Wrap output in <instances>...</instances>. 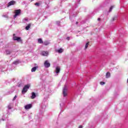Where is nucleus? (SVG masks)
<instances>
[{
  "mask_svg": "<svg viewBox=\"0 0 128 128\" xmlns=\"http://www.w3.org/2000/svg\"><path fill=\"white\" fill-rule=\"evenodd\" d=\"M22 12L20 9L15 10V14L14 16V18H16L18 16H20Z\"/></svg>",
  "mask_w": 128,
  "mask_h": 128,
  "instance_id": "nucleus-2",
  "label": "nucleus"
},
{
  "mask_svg": "<svg viewBox=\"0 0 128 128\" xmlns=\"http://www.w3.org/2000/svg\"><path fill=\"white\" fill-rule=\"evenodd\" d=\"M78 128H82V126H80Z\"/></svg>",
  "mask_w": 128,
  "mask_h": 128,
  "instance_id": "nucleus-25",
  "label": "nucleus"
},
{
  "mask_svg": "<svg viewBox=\"0 0 128 128\" xmlns=\"http://www.w3.org/2000/svg\"><path fill=\"white\" fill-rule=\"evenodd\" d=\"M76 24H78V22H76Z\"/></svg>",
  "mask_w": 128,
  "mask_h": 128,
  "instance_id": "nucleus-29",
  "label": "nucleus"
},
{
  "mask_svg": "<svg viewBox=\"0 0 128 128\" xmlns=\"http://www.w3.org/2000/svg\"><path fill=\"white\" fill-rule=\"evenodd\" d=\"M44 66L45 68H50V64L48 62V60H46L44 63Z\"/></svg>",
  "mask_w": 128,
  "mask_h": 128,
  "instance_id": "nucleus-5",
  "label": "nucleus"
},
{
  "mask_svg": "<svg viewBox=\"0 0 128 128\" xmlns=\"http://www.w3.org/2000/svg\"><path fill=\"white\" fill-rule=\"evenodd\" d=\"M28 88H30V85L28 84L25 86L22 90V94H24V92H26Z\"/></svg>",
  "mask_w": 128,
  "mask_h": 128,
  "instance_id": "nucleus-3",
  "label": "nucleus"
},
{
  "mask_svg": "<svg viewBox=\"0 0 128 128\" xmlns=\"http://www.w3.org/2000/svg\"><path fill=\"white\" fill-rule=\"evenodd\" d=\"M8 110H10V106H8Z\"/></svg>",
  "mask_w": 128,
  "mask_h": 128,
  "instance_id": "nucleus-27",
  "label": "nucleus"
},
{
  "mask_svg": "<svg viewBox=\"0 0 128 128\" xmlns=\"http://www.w3.org/2000/svg\"><path fill=\"white\" fill-rule=\"evenodd\" d=\"M43 44H44V46H48L50 44V42L48 41H45L43 42Z\"/></svg>",
  "mask_w": 128,
  "mask_h": 128,
  "instance_id": "nucleus-15",
  "label": "nucleus"
},
{
  "mask_svg": "<svg viewBox=\"0 0 128 128\" xmlns=\"http://www.w3.org/2000/svg\"><path fill=\"white\" fill-rule=\"evenodd\" d=\"M32 104H28L24 106V108L25 110H30V108H32Z\"/></svg>",
  "mask_w": 128,
  "mask_h": 128,
  "instance_id": "nucleus-8",
  "label": "nucleus"
},
{
  "mask_svg": "<svg viewBox=\"0 0 128 128\" xmlns=\"http://www.w3.org/2000/svg\"><path fill=\"white\" fill-rule=\"evenodd\" d=\"M110 78V72H107L106 74V78Z\"/></svg>",
  "mask_w": 128,
  "mask_h": 128,
  "instance_id": "nucleus-12",
  "label": "nucleus"
},
{
  "mask_svg": "<svg viewBox=\"0 0 128 128\" xmlns=\"http://www.w3.org/2000/svg\"><path fill=\"white\" fill-rule=\"evenodd\" d=\"M12 52H10V51L8 50H6V54H10Z\"/></svg>",
  "mask_w": 128,
  "mask_h": 128,
  "instance_id": "nucleus-18",
  "label": "nucleus"
},
{
  "mask_svg": "<svg viewBox=\"0 0 128 128\" xmlns=\"http://www.w3.org/2000/svg\"><path fill=\"white\" fill-rule=\"evenodd\" d=\"M66 40H70V37H67Z\"/></svg>",
  "mask_w": 128,
  "mask_h": 128,
  "instance_id": "nucleus-26",
  "label": "nucleus"
},
{
  "mask_svg": "<svg viewBox=\"0 0 128 128\" xmlns=\"http://www.w3.org/2000/svg\"><path fill=\"white\" fill-rule=\"evenodd\" d=\"M106 84V83L104 82H100V84L102 85V84Z\"/></svg>",
  "mask_w": 128,
  "mask_h": 128,
  "instance_id": "nucleus-22",
  "label": "nucleus"
},
{
  "mask_svg": "<svg viewBox=\"0 0 128 128\" xmlns=\"http://www.w3.org/2000/svg\"><path fill=\"white\" fill-rule=\"evenodd\" d=\"M36 68H38V66H34L32 68L31 72H34L36 70Z\"/></svg>",
  "mask_w": 128,
  "mask_h": 128,
  "instance_id": "nucleus-11",
  "label": "nucleus"
},
{
  "mask_svg": "<svg viewBox=\"0 0 128 128\" xmlns=\"http://www.w3.org/2000/svg\"><path fill=\"white\" fill-rule=\"evenodd\" d=\"M13 40H17L18 42H22V38L18 37L16 36V34H13Z\"/></svg>",
  "mask_w": 128,
  "mask_h": 128,
  "instance_id": "nucleus-1",
  "label": "nucleus"
},
{
  "mask_svg": "<svg viewBox=\"0 0 128 128\" xmlns=\"http://www.w3.org/2000/svg\"><path fill=\"white\" fill-rule=\"evenodd\" d=\"M90 45V42H88L86 46H85V48L84 50H86L88 48V46Z\"/></svg>",
  "mask_w": 128,
  "mask_h": 128,
  "instance_id": "nucleus-16",
  "label": "nucleus"
},
{
  "mask_svg": "<svg viewBox=\"0 0 128 128\" xmlns=\"http://www.w3.org/2000/svg\"><path fill=\"white\" fill-rule=\"evenodd\" d=\"M13 64H18V62H16V61H15V62H13Z\"/></svg>",
  "mask_w": 128,
  "mask_h": 128,
  "instance_id": "nucleus-23",
  "label": "nucleus"
},
{
  "mask_svg": "<svg viewBox=\"0 0 128 128\" xmlns=\"http://www.w3.org/2000/svg\"><path fill=\"white\" fill-rule=\"evenodd\" d=\"M58 52V54H62V52H64V50H62V48H60L59 50H57Z\"/></svg>",
  "mask_w": 128,
  "mask_h": 128,
  "instance_id": "nucleus-13",
  "label": "nucleus"
},
{
  "mask_svg": "<svg viewBox=\"0 0 128 128\" xmlns=\"http://www.w3.org/2000/svg\"><path fill=\"white\" fill-rule=\"evenodd\" d=\"M60 68L58 66L56 67V74H58L60 73Z\"/></svg>",
  "mask_w": 128,
  "mask_h": 128,
  "instance_id": "nucleus-9",
  "label": "nucleus"
},
{
  "mask_svg": "<svg viewBox=\"0 0 128 128\" xmlns=\"http://www.w3.org/2000/svg\"><path fill=\"white\" fill-rule=\"evenodd\" d=\"M14 4H16V1L12 0L8 3V7L10 6H14Z\"/></svg>",
  "mask_w": 128,
  "mask_h": 128,
  "instance_id": "nucleus-7",
  "label": "nucleus"
},
{
  "mask_svg": "<svg viewBox=\"0 0 128 128\" xmlns=\"http://www.w3.org/2000/svg\"><path fill=\"white\" fill-rule=\"evenodd\" d=\"M16 96H14V98H13V100H16Z\"/></svg>",
  "mask_w": 128,
  "mask_h": 128,
  "instance_id": "nucleus-24",
  "label": "nucleus"
},
{
  "mask_svg": "<svg viewBox=\"0 0 128 128\" xmlns=\"http://www.w3.org/2000/svg\"><path fill=\"white\" fill-rule=\"evenodd\" d=\"M68 88L65 86L63 90V96H68Z\"/></svg>",
  "mask_w": 128,
  "mask_h": 128,
  "instance_id": "nucleus-4",
  "label": "nucleus"
},
{
  "mask_svg": "<svg viewBox=\"0 0 128 128\" xmlns=\"http://www.w3.org/2000/svg\"><path fill=\"white\" fill-rule=\"evenodd\" d=\"M35 6H40V3L38 2L35 3Z\"/></svg>",
  "mask_w": 128,
  "mask_h": 128,
  "instance_id": "nucleus-21",
  "label": "nucleus"
},
{
  "mask_svg": "<svg viewBox=\"0 0 128 128\" xmlns=\"http://www.w3.org/2000/svg\"><path fill=\"white\" fill-rule=\"evenodd\" d=\"M32 96H31V98L32 100H34V98H36V93H34V92H32Z\"/></svg>",
  "mask_w": 128,
  "mask_h": 128,
  "instance_id": "nucleus-10",
  "label": "nucleus"
},
{
  "mask_svg": "<svg viewBox=\"0 0 128 128\" xmlns=\"http://www.w3.org/2000/svg\"><path fill=\"white\" fill-rule=\"evenodd\" d=\"M38 44H43L44 43V41H42V38H38Z\"/></svg>",
  "mask_w": 128,
  "mask_h": 128,
  "instance_id": "nucleus-14",
  "label": "nucleus"
},
{
  "mask_svg": "<svg viewBox=\"0 0 128 128\" xmlns=\"http://www.w3.org/2000/svg\"><path fill=\"white\" fill-rule=\"evenodd\" d=\"M114 8V6H111L110 8L109 12H112V8Z\"/></svg>",
  "mask_w": 128,
  "mask_h": 128,
  "instance_id": "nucleus-19",
  "label": "nucleus"
},
{
  "mask_svg": "<svg viewBox=\"0 0 128 128\" xmlns=\"http://www.w3.org/2000/svg\"><path fill=\"white\" fill-rule=\"evenodd\" d=\"M41 54L44 56H48V51H42L41 52Z\"/></svg>",
  "mask_w": 128,
  "mask_h": 128,
  "instance_id": "nucleus-6",
  "label": "nucleus"
},
{
  "mask_svg": "<svg viewBox=\"0 0 128 128\" xmlns=\"http://www.w3.org/2000/svg\"><path fill=\"white\" fill-rule=\"evenodd\" d=\"M116 20V16H115V17H113L112 18V22H114V20Z\"/></svg>",
  "mask_w": 128,
  "mask_h": 128,
  "instance_id": "nucleus-20",
  "label": "nucleus"
},
{
  "mask_svg": "<svg viewBox=\"0 0 128 128\" xmlns=\"http://www.w3.org/2000/svg\"><path fill=\"white\" fill-rule=\"evenodd\" d=\"M98 21L100 20V18H98Z\"/></svg>",
  "mask_w": 128,
  "mask_h": 128,
  "instance_id": "nucleus-28",
  "label": "nucleus"
},
{
  "mask_svg": "<svg viewBox=\"0 0 128 128\" xmlns=\"http://www.w3.org/2000/svg\"><path fill=\"white\" fill-rule=\"evenodd\" d=\"M30 24H28V26H27L26 27V30H30Z\"/></svg>",
  "mask_w": 128,
  "mask_h": 128,
  "instance_id": "nucleus-17",
  "label": "nucleus"
}]
</instances>
